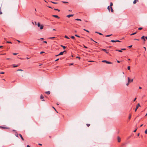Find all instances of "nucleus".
<instances>
[{"mask_svg":"<svg viewBox=\"0 0 147 147\" xmlns=\"http://www.w3.org/2000/svg\"><path fill=\"white\" fill-rule=\"evenodd\" d=\"M64 37L65 38H66L67 39H69V37H68L67 36H66V35Z\"/></svg>","mask_w":147,"mask_h":147,"instance_id":"obj_23","label":"nucleus"},{"mask_svg":"<svg viewBox=\"0 0 147 147\" xmlns=\"http://www.w3.org/2000/svg\"><path fill=\"white\" fill-rule=\"evenodd\" d=\"M107 9H108L109 11L110 12V6H108Z\"/></svg>","mask_w":147,"mask_h":147,"instance_id":"obj_19","label":"nucleus"},{"mask_svg":"<svg viewBox=\"0 0 147 147\" xmlns=\"http://www.w3.org/2000/svg\"><path fill=\"white\" fill-rule=\"evenodd\" d=\"M113 3L112 2H111L110 3V5L109 6H110V7H112V6H113Z\"/></svg>","mask_w":147,"mask_h":147,"instance_id":"obj_26","label":"nucleus"},{"mask_svg":"<svg viewBox=\"0 0 147 147\" xmlns=\"http://www.w3.org/2000/svg\"><path fill=\"white\" fill-rule=\"evenodd\" d=\"M101 50L102 51H104L105 52H106L107 51L105 49H102Z\"/></svg>","mask_w":147,"mask_h":147,"instance_id":"obj_29","label":"nucleus"},{"mask_svg":"<svg viewBox=\"0 0 147 147\" xmlns=\"http://www.w3.org/2000/svg\"><path fill=\"white\" fill-rule=\"evenodd\" d=\"M137 129H136L135 130H134V132H135L136 131V130H137Z\"/></svg>","mask_w":147,"mask_h":147,"instance_id":"obj_54","label":"nucleus"},{"mask_svg":"<svg viewBox=\"0 0 147 147\" xmlns=\"http://www.w3.org/2000/svg\"><path fill=\"white\" fill-rule=\"evenodd\" d=\"M12 65L13 66V67H17L18 66V65Z\"/></svg>","mask_w":147,"mask_h":147,"instance_id":"obj_31","label":"nucleus"},{"mask_svg":"<svg viewBox=\"0 0 147 147\" xmlns=\"http://www.w3.org/2000/svg\"><path fill=\"white\" fill-rule=\"evenodd\" d=\"M74 16L73 14H71V15H69L67 16V17L68 18H70V17L71 16Z\"/></svg>","mask_w":147,"mask_h":147,"instance_id":"obj_9","label":"nucleus"},{"mask_svg":"<svg viewBox=\"0 0 147 147\" xmlns=\"http://www.w3.org/2000/svg\"><path fill=\"white\" fill-rule=\"evenodd\" d=\"M38 26L39 27L40 30H42L43 29V26L42 25H41L40 23L38 22L37 24Z\"/></svg>","mask_w":147,"mask_h":147,"instance_id":"obj_1","label":"nucleus"},{"mask_svg":"<svg viewBox=\"0 0 147 147\" xmlns=\"http://www.w3.org/2000/svg\"><path fill=\"white\" fill-rule=\"evenodd\" d=\"M59 60V58H58V59H57L55 61H58Z\"/></svg>","mask_w":147,"mask_h":147,"instance_id":"obj_52","label":"nucleus"},{"mask_svg":"<svg viewBox=\"0 0 147 147\" xmlns=\"http://www.w3.org/2000/svg\"><path fill=\"white\" fill-rule=\"evenodd\" d=\"M89 62H94V61H88Z\"/></svg>","mask_w":147,"mask_h":147,"instance_id":"obj_50","label":"nucleus"},{"mask_svg":"<svg viewBox=\"0 0 147 147\" xmlns=\"http://www.w3.org/2000/svg\"><path fill=\"white\" fill-rule=\"evenodd\" d=\"M145 133L146 134H147V129L145 131Z\"/></svg>","mask_w":147,"mask_h":147,"instance_id":"obj_42","label":"nucleus"},{"mask_svg":"<svg viewBox=\"0 0 147 147\" xmlns=\"http://www.w3.org/2000/svg\"><path fill=\"white\" fill-rule=\"evenodd\" d=\"M133 79H131V80H130V82H133Z\"/></svg>","mask_w":147,"mask_h":147,"instance_id":"obj_43","label":"nucleus"},{"mask_svg":"<svg viewBox=\"0 0 147 147\" xmlns=\"http://www.w3.org/2000/svg\"><path fill=\"white\" fill-rule=\"evenodd\" d=\"M136 99V98L134 100V101H135Z\"/></svg>","mask_w":147,"mask_h":147,"instance_id":"obj_59","label":"nucleus"},{"mask_svg":"<svg viewBox=\"0 0 147 147\" xmlns=\"http://www.w3.org/2000/svg\"><path fill=\"white\" fill-rule=\"evenodd\" d=\"M83 30H84V31H86V32H89V31L88 30H86V29H83Z\"/></svg>","mask_w":147,"mask_h":147,"instance_id":"obj_32","label":"nucleus"},{"mask_svg":"<svg viewBox=\"0 0 147 147\" xmlns=\"http://www.w3.org/2000/svg\"><path fill=\"white\" fill-rule=\"evenodd\" d=\"M137 1H138V0H134L133 2L134 4H136V3Z\"/></svg>","mask_w":147,"mask_h":147,"instance_id":"obj_17","label":"nucleus"},{"mask_svg":"<svg viewBox=\"0 0 147 147\" xmlns=\"http://www.w3.org/2000/svg\"><path fill=\"white\" fill-rule=\"evenodd\" d=\"M116 51H118L120 52H122V50H116Z\"/></svg>","mask_w":147,"mask_h":147,"instance_id":"obj_21","label":"nucleus"},{"mask_svg":"<svg viewBox=\"0 0 147 147\" xmlns=\"http://www.w3.org/2000/svg\"><path fill=\"white\" fill-rule=\"evenodd\" d=\"M0 128L2 129H8L9 128V127H4L0 126Z\"/></svg>","mask_w":147,"mask_h":147,"instance_id":"obj_7","label":"nucleus"},{"mask_svg":"<svg viewBox=\"0 0 147 147\" xmlns=\"http://www.w3.org/2000/svg\"><path fill=\"white\" fill-rule=\"evenodd\" d=\"M15 136L17 137H18V134L17 132H16V134H15Z\"/></svg>","mask_w":147,"mask_h":147,"instance_id":"obj_34","label":"nucleus"},{"mask_svg":"<svg viewBox=\"0 0 147 147\" xmlns=\"http://www.w3.org/2000/svg\"><path fill=\"white\" fill-rule=\"evenodd\" d=\"M63 2L64 3H68L67 2H65V1Z\"/></svg>","mask_w":147,"mask_h":147,"instance_id":"obj_62","label":"nucleus"},{"mask_svg":"<svg viewBox=\"0 0 147 147\" xmlns=\"http://www.w3.org/2000/svg\"><path fill=\"white\" fill-rule=\"evenodd\" d=\"M127 69L128 70H130V67L129 66L127 67Z\"/></svg>","mask_w":147,"mask_h":147,"instance_id":"obj_38","label":"nucleus"},{"mask_svg":"<svg viewBox=\"0 0 147 147\" xmlns=\"http://www.w3.org/2000/svg\"><path fill=\"white\" fill-rule=\"evenodd\" d=\"M130 79L129 78V77H128V82L126 84V85L127 86H128L129 85V84L130 83Z\"/></svg>","mask_w":147,"mask_h":147,"instance_id":"obj_5","label":"nucleus"},{"mask_svg":"<svg viewBox=\"0 0 147 147\" xmlns=\"http://www.w3.org/2000/svg\"><path fill=\"white\" fill-rule=\"evenodd\" d=\"M4 74V72H0V74Z\"/></svg>","mask_w":147,"mask_h":147,"instance_id":"obj_40","label":"nucleus"},{"mask_svg":"<svg viewBox=\"0 0 147 147\" xmlns=\"http://www.w3.org/2000/svg\"><path fill=\"white\" fill-rule=\"evenodd\" d=\"M102 62H104L106 63L109 64H110L112 63H111L110 62L108 61H106V60H103L102 61Z\"/></svg>","mask_w":147,"mask_h":147,"instance_id":"obj_2","label":"nucleus"},{"mask_svg":"<svg viewBox=\"0 0 147 147\" xmlns=\"http://www.w3.org/2000/svg\"><path fill=\"white\" fill-rule=\"evenodd\" d=\"M121 50H125L126 49H124V48H123V49H121Z\"/></svg>","mask_w":147,"mask_h":147,"instance_id":"obj_55","label":"nucleus"},{"mask_svg":"<svg viewBox=\"0 0 147 147\" xmlns=\"http://www.w3.org/2000/svg\"><path fill=\"white\" fill-rule=\"evenodd\" d=\"M83 46L84 47V48H86V49H87L88 48V47H86V46H85V45H83Z\"/></svg>","mask_w":147,"mask_h":147,"instance_id":"obj_45","label":"nucleus"},{"mask_svg":"<svg viewBox=\"0 0 147 147\" xmlns=\"http://www.w3.org/2000/svg\"><path fill=\"white\" fill-rule=\"evenodd\" d=\"M145 39H147V36L145 37Z\"/></svg>","mask_w":147,"mask_h":147,"instance_id":"obj_63","label":"nucleus"},{"mask_svg":"<svg viewBox=\"0 0 147 147\" xmlns=\"http://www.w3.org/2000/svg\"><path fill=\"white\" fill-rule=\"evenodd\" d=\"M17 71H23V70L21 69H18L17 70Z\"/></svg>","mask_w":147,"mask_h":147,"instance_id":"obj_44","label":"nucleus"},{"mask_svg":"<svg viewBox=\"0 0 147 147\" xmlns=\"http://www.w3.org/2000/svg\"><path fill=\"white\" fill-rule=\"evenodd\" d=\"M27 147H30V146L28 145L27 146Z\"/></svg>","mask_w":147,"mask_h":147,"instance_id":"obj_64","label":"nucleus"},{"mask_svg":"<svg viewBox=\"0 0 147 147\" xmlns=\"http://www.w3.org/2000/svg\"><path fill=\"white\" fill-rule=\"evenodd\" d=\"M45 53V52H43V51H42V52H40V54H42V53Z\"/></svg>","mask_w":147,"mask_h":147,"instance_id":"obj_48","label":"nucleus"},{"mask_svg":"<svg viewBox=\"0 0 147 147\" xmlns=\"http://www.w3.org/2000/svg\"><path fill=\"white\" fill-rule=\"evenodd\" d=\"M17 53H13V55H17Z\"/></svg>","mask_w":147,"mask_h":147,"instance_id":"obj_49","label":"nucleus"},{"mask_svg":"<svg viewBox=\"0 0 147 147\" xmlns=\"http://www.w3.org/2000/svg\"><path fill=\"white\" fill-rule=\"evenodd\" d=\"M141 39L143 40H144V42H145L146 41V40H145V36H142L141 37Z\"/></svg>","mask_w":147,"mask_h":147,"instance_id":"obj_6","label":"nucleus"},{"mask_svg":"<svg viewBox=\"0 0 147 147\" xmlns=\"http://www.w3.org/2000/svg\"><path fill=\"white\" fill-rule=\"evenodd\" d=\"M76 20L81 21V20L80 19L77 18L76 19Z\"/></svg>","mask_w":147,"mask_h":147,"instance_id":"obj_27","label":"nucleus"},{"mask_svg":"<svg viewBox=\"0 0 147 147\" xmlns=\"http://www.w3.org/2000/svg\"><path fill=\"white\" fill-rule=\"evenodd\" d=\"M43 42L45 43H47L46 41H44Z\"/></svg>","mask_w":147,"mask_h":147,"instance_id":"obj_57","label":"nucleus"},{"mask_svg":"<svg viewBox=\"0 0 147 147\" xmlns=\"http://www.w3.org/2000/svg\"><path fill=\"white\" fill-rule=\"evenodd\" d=\"M86 125L88 127L90 125V124H87Z\"/></svg>","mask_w":147,"mask_h":147,"instance_id":"obj_41","label":"nucleus"},{"mask_svg":"<svg viewBox=\"0 0 147 147\" xmlns=\"http://www.w3.org/2000/svg\"><path fill=\"white\" fill-rule=\"evenodd\" d=\"M45 93L47 94H49L50 93V91H47L45 92Z\"/></svg>","mask_w":147,"mask_h":147,"instance_id":"obj_14","label":"nucleus"},{"mask_svg":"<svg viewBox=\"0 0 147 147\" xmlns=\"http://www.w3.org/2000/svg\"><path fill=\"white\" fill-rule=\"evenodd\" d=\"M132 47V45H130L128 47L130 48L131 47Z\"/></svg>","mask_w":147,"mask_h":147,"instance_id":"obj_53","label":"nucleus"},{"mask_svg":"<svg viewBox=\"0 0 147 147\" xmlns=\"http://www.w3.org/2000/svg\"><path fill=\"white\" fill-rule=\"evenodd\" d=\"M96 33H97L98 34L100 35H102V33H99V32H96Z\"/></svg>","mask_w":147,"mask_h":147,"instance_id":"obj_22","label":"nucleus"},{"mask_svg":"<svg viewBox=\"0 0 147 147\" xmlns=\"http://www.w3.org/2000/svg\"><path fill=\"white\" fill-rule=\"evenodd\" d=\"M112 35V34H110V35H106L105 36L106 37H109L110 36Z\"/></svg>","mask_w":147,"mask_h":147,"instance_id":"obj_25","label":"nucleus"},{"mask_svg":"<svg viewBox=\"0 0 147 147\" xmlns=\"http://www.w3.org/2000/svg\"><path fill=\"white\" fill-rule=\"evenodd\" d=\"M2 13L1 11V9H0V14L1 15L2 14Z\"/></svg>","mask_w":147,"mask_h":147,"instance_id":"obj_56","label":"nucleus"},{"mask_svg":"<svg viewBox=\"0 0 147 147\" xmlns=\"http://www.w3.org/2000/svg\"><path fill=\"white\" fill-rule=\"evenodd\" d=\"M55 38V37H49L48 38V39H53L54 38Z\"/></svg>","mask_w":147,"mask_h":147,"instance_id":"obj_16","label":"nucleus"},{"mask_svg":"<svg viewBox=\"0 0 147 147\" xmlns=\"http://www.w3.org/2000/svg\"><path fill=\"white\" fill-rule=\"evenodd\" d=\"M134 40H139V39H136V38H135L134 39Z\"/></svg>","mask_w":147,"mask_h":147,"instance_id":"obj_51","label":"nucleus"},{"mask_svg":"<svg viewBox=\"0 0 147 147\" xmlns=\"http://www.w3.org/2000/svg\"><path fill=\"white\" fill-rule=\"evenodd\" d=\"M19 135L20 136V137L21 138V139H22V140H24V139L23 138V137H22V135L20 134H19Z\"/></svg>","mask_w":147,"mask_h":147,"instance_id":"obj_10","label":"nucleus"},{"mask_svg":"<svg viewBox=\"0 0 147 147\" xmlns=\"http://www.w3.org/2000/svg\"><path fill=\"white\" fill-rule=\"evenodd\" d=\"M117 140L118 142H120L121 141V138L119 137H117Z\"/></svg>","mask_w":147,"mask_h":147,"instance_id":"obj_11","label":"nucleus"},{"mask_svg":"<svg viewBox=\"0 0 147 147\" xmlns=\"http://www.w3.org/2000/svg\"><path fill=\"white\" fill-rule=\"evenodd\" d=\"M51 2L55 4L57 3V2H53V1H51Z\"/></svg>","mask_w":147,"mask_h":147,"instance_id":"obj_28","label":"nucleus"},{"mask_svg":"<svg viewBox=\"0 0 147 147\" xmlns=\"http://www.w3.org/2000/svg\"><path fill=\"white\" fill-rule=\"evenodd\" d=\"M71 38L72 39H74L75 38L74 36H71Z\"/></svg>","mask_w":147,"mask_h":147,"instance_id":"obj_33","label":"nucleus"},{"mask_svg":"<svg viewBox=\"0 0 147 147\" xmlns=\"http://www.w3.org/2000/svg\"><path fill=\"white\" fill-rule=\"evenodd\" d=\"M6 42L7 43H12V42H10V41H7Z\"/></svg>","mask_w":147,"mask_h":147,"instance_id":"obj_36","label":"nucleus"},{"mask_svg":"<svg viewBox=\"0 0 147 147\" xmlns=\"http://www.w3.org/2000/svg\"><path fill=\"white\" fill-rule=\"evenodd\" d=\"M90 40H91L93 41L94 42H95L96 43H97V42H96L95 41H94V40H93L92 39V38H91V39H90Z\"/></svg>","mask_w":147,"mask_h":147,"instance_id":"obj_37","label":"nucleus"},{"mask_svg":"<svg viewBox=\"0 0 147 147\" xmlns=\"http://www.w3.org/2000/svg\"><path fill=\"white\" fill-rule=\"evenodd\" d=\"M131 115L130 114L129 115V116L128 117V119L130 120V119H131Z\"/></svg>","mask_w":147,"mask_h":147,"instance_id":"obj_24","label":"nucleus"},{"mask_svg":"<svg viewBox=\"0 0 147 147\" xmlns=\"http://www.w3.org/2000/svg\"><path fill=\"white\" fill-rule=\"evenodd\" d=\"M18 42H20V41L19 40H16Z\"/></svg>","mask_w":147,"mask_h":147,"instance_id":"obj_58","label":"nucleus"},{"mask_svg":"<svg viewBox=\"0 0 147 147\" xmlns=\"http://www.w3.org/2000/svg\"><path fill=\"white\" fill-rule=\"evenodd\" d=\"M64 53V52H61L59 53V55H63V54Z\"/></svg>","mask_w":147,"mask_h":147,"instance_id":"obj_13","label":"nucleus"},{"mask_svg":"<svg viewBox=\"0 0 147 147\" xmlns=\"http://www.w3.org/2000/svg\"><path fill=\"white\" fill-rule=\"evenodd\" d=\"M140 106V105L139 103H138L136 106V108L135 109V111L136 112V111L137 109H138L139 107Z\"/></svg>","mask_w":147,"mask_h":147,"instance_id":"obj_4","label":"nucleus"},{"mask_svg":"<svg viewBox=\"0 0 147 147\" xmlns=\"http://www.w3.org/2000/svg\"><path fill=\"white\" fill-rule=\"evenodd\" d=\"M110 9H111V12H113V10L112 7H110Z\"/></svg>","mask_w":147,"mask_h":147,"instance_id":"obj_15","label":"nucleus"},{"mask_svg":"<svg viewBox=\"0 0 147 147\" xmlns=\"http://www.w3.org/2000/svg\"><path fill=\"white\" fill-rule=\"evenodd\" d=\"M111 42H121V41H120L119 40H111Z\"/></svg>","mask_w":147,"mask_h":147,"instance_id":"obj_3","label":"nucleus"},{"mask_svg":"<svg viewBox=\"0 0 147 147\" xmlns=\"http://www.w3.org/2000/svg\"><path fill=\"white\" fill-rule=\"evenodd\" d=\"M137 33V32H135L134 33H132V34H131V35H134V34H136Z\"/></svg>","mask_w":147,"mask_h":147,"instance_id":"obj_20","label":"nucleus"},{"mask_svg":"<svg viewBox=\"0 0 147 147\" xmlns=\"http://www.w3.org/2000/svg\"><path fill=\"white\" fill-rule=\"evenodd\" d=\"M54 10H55L58 11H60V10H59V9H55H55H54Z\"/></svg>","mask_w":147,"mask_h":147,"instance_id":"obj_30","label":"nucleus"},{"mask_svg":"<svg viewBox=\"0 0 147 147\" xmlns=\"http://www.w3.org/2000/svg\"><path fill=\"white\" fill-rule=\"evenodd\" d=\"M52 16L53 17H55L56 18H59V17L58 16L56 15H52Z\"/></svg>","mask_w":147,"mask_h":147,"instance_id":"obj_8","label":"nucleus"},{"mask_svg":"<svg viewBox=\"0 0 147 147\" xmlns=\"http://www.w3.org/2000/svg\"><path fill=\"white\" fill-rule=\"evenodd\" d=\"M61 47H62L64 49H65L66 48V47L65 46H63L62 45H61Z\"/></svg>","mask_w":147,"mask_h":147,"instance_id":"obj_18","label":"nucleus"},{"mask_svg":"<svg viewBox=\"0 0 147 147\" xmlns=\"http://www.w3.org/2000/svg\"><path fill=\"white\" fill-rule=\"evenodd\" d=\"M75 36L77 37H79V38H80V36H79L77 35V34H75Z\"/></svg>","mask_w":147,"mask_h":147,"instance_id":"obj_35","label":"nucleus"},{"mask_svg":"<svg viewBox=\"0 0 147 147\" xmlns=\"http://www.w3.org/2000/svg\"><path fill=\"white\" fill-rule=\"evenodd\" d=\"M76 58H78L79 59H80V57H77Z\"/></svg>","mask_w":147,"mask_h":147,"instance_id":"obj_61","label":"nucleus"},{"mask_svg":"<svg viewBox=\"0 0 147 147\" xmlns=\"http://www.w3.org/2000/svg\"><path fill=\"white\" fill-rule=\"evenodd\" d=\"M142 28H141V27H140V28H138V29L139 30H141L142 29Z\"/></svg>","mask_w":147,"mask_h":147,"instance_id":"obj_39","label":"nucleus"},{"mask_svg":"<svg viewBox=\"0 0 147 147\" xmlns=\"http://www.w3.org/2000/svg\"><path fill=\"white\" fill-rule=\"evenodd\" d=\"M117 62L118 63H120V61H118V60H117Z\"/></svg>","mask_w":147,"mask_h":147,"instance_id":"obj_60","label":"nucleus"},{"mask_svg":"<svg viewBox=\"0 0 147 147\" xmlns=\"http://www.w3.org/2000/svg\"><path fill=\"white\" fill-rule=\"evenodd\" d=\"M44 98V97L43 96L42 94H41L40 96V98L41 99H42Z\"/></svg>","mask_w":147,"mask_h":147,"instance_id":"obj_12","label":"nucleus"},{"mask_svg":"<svg viewBox=\"0 0 147 147\" xmlns=\"http://www.w3.org/2000/svg\"><path fill=\"white\" fill-rule=\"evenodd\" d=\"M43 39H44V38H41L40 39H39L38 40H43Z\"/></svg>","mask_w":147,"mask_h":147,"instance_id":"obj_46","label":"nucleus"},{"mask_svg":"<svg viewBox=\"0 0 147 147\" xmlns=\"http://www.w3.org/2000/svg\"><path fill=\"white\" fill-rule=\"evenodd\" d=\"M6 54L5 53H3V54H0V55H5Z\"/></svg>","mask_w":147,"mask_h":147,"instance_id":"obj_47","label":"nucleus"}]
</instances>
